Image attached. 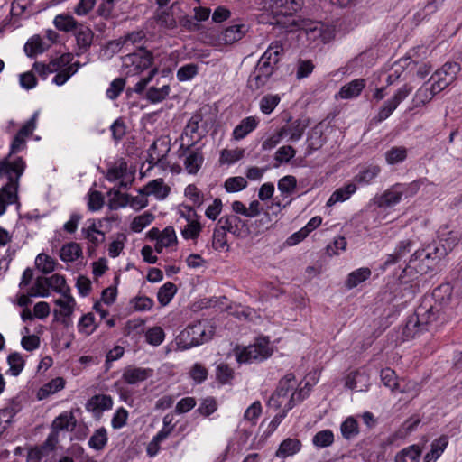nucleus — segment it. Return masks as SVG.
I'll return each instance as SVG.
<instances>
[{"label": "nucleus", "instance_id": "34", "mask_svg": "<svg viewBox=\"0 0 462 462\" xmlns=\"http://www.w3.org/2000/svg\"><path fill=\"white\" fill-rule=\"evenodd\" d=\"M53 24L59 31L69 32L78 29L80 23L70 14H60L55 16Z\"/></svg>", "mask_w": 462, "mask_h": 462}, {"label": "nucleus", "instance_id": "50", "mask_svg": "<svg viewBox=\"0 0 462 462\" xmlns=\"http://www.w3.org/2000/svg\"><path fill=\"white\" fill-rule=\"evenodd\" d=\"M171 88L169 85L162 88L152 87L146 93L147 99L152 103H159L163 101L170 94Z\"/></svg>", "mask_w": 462, "mask_h": 462}, {"label": "nucleus", "instance_id": "24", "mask_svg": "<svg viewBox=\"0 0 462 462\" xmlns=\"http://www.w3.org/2000/svg\"><path fill=\"white\" fill-rule=\"evenodd\" d=\"M301 441L298 439L287 438L279 446L275 452V456L279 458L285 459L288 457L299 453L301 449Z\"/></svg>", "mask_w": 462, "mask_h": 462}, {"label": "nucleus", "instance_id": "63", "mask_svg": "<svg viewBox=\"0 0 462 462\" xmlns=\"http://www.w3.org/2000/svg\"><path fill=\"white\" fill-rule=\"evenodd\" d=\"M165 337L163 329L161 327H152L149 328L145 334V338L148 344L152 346L161 345Z\"/></svg>", "mask_w": 462, "mask_h": 462}, {"label": "nucleus", "instance_id": "64", "mask_svg": "<svg viewBox=\"0 0 462 462\" xmlns=\"http://www.w3.org/2000/svg\"><path fill=\"white\" fill-rule=\"evenodd\" d=\"M224 186L227 192H237L246 188L247 181L240 176L230 177L225 181Z\"/></svg>", "mask_w": 462, "mask_h": 462}, {"label": "nucleus", "instance_id": "13", "mask_svg": "<svg viewBox=\"0 0 462 462\" xmlns=\"http://www.w3.org/2000/svg\"><path fill=\"white\" fill-rule=\"evenodd\" d=\"M306 34L310 40H319L326 43L335 38L336 31L334 26L325 24L321 22H315L306 29Z\"/></svg>", "mask_w": 462, "mask_h": 462}, {"label": "nucleus", "instance_id": "2", "mask_svg": "<svg viewBox=\"0 0 462 462\" xmlns=\"http://www.w3.org/2000/svg\"><path fill=\"white\" fill-rule=\"evenodd\" d=\"M307 385L308 383L299 388L300 383L295 375L292 373L285 374L269 398L268 407L274 410L286 408V411H291L310 394V389Z\"/></svg>", "mask_w": 462, "mask_h": 462}, {"label": "nucleus", "instance_id": "20", "mask_svg": "<svg viewBox=\"0 0 462 462\" xmlns=\"http://www.w3.org/2000/svg\"><path fill=\"white\" fill-rule=\"evenodd\" d=\"M259 123L260 120L256 116H247L242 119L233 130V139L240 141L245 138L250 133L257 128Z\"/></svg>", "mask_w": 462, "mask_h": 462}, {"label": "nucleus", "instance_id": "42", "mask_svg": "<svg viewBox=\"0 0 462 462\" xmlns=\"http://www.w3.org/2000/svg\"><path fill=\"white\" fill-rule=\"evenodd\" d=\"M340 431L344 439H352L359 434V426L357 420L350 416L347 417L340 425Z\"/></svg>", "mask_w": 462, "mask_h": 462}, {"label": "nucleus", "instance_id": "29", "mask_svg": "<svg viewBox=\"0 0 462 462\" xmlns=\"http://www.w3.org/2000/svg\"><path fill=\"white\" fill-rule=\"evenodd\" d=\"M22 410V404L16 398H13L0 409V423L9 425L14 417Z\"/></svg>", "mask_w": 462, "mask_h": 462}, {"label": "nucleus", "instance_id": "44", "mask_svg": "<svg viewBox=\"0 0 462 462\" xmlns=\"http://www.w3.org/2000/svg\"><path fill=\"white\" fill-rule=\"evenodd\" d=\"M176 292V285L168 282L159 289L157 292V300L162 306H166L171 302Z\"/></svg>", "mask_w": 462, "mask_h": 462}, {"label": "nucleus", "instance_id": "46", "mask_svg": "<svg viewBox=\"0 0 462 462\" xmlns=\"http://www.w3.org/2000/svg\"><path fill=\"white\" fill-rule=\"evenodd\" d=\"M245 149L236 148L234 150L223 149L220 152L219 162L221 164H234L245 156Z\"/></svg>", "mask_w": 462, "mask_h": 462}, {"label": "nucleus", "instance_id": "10", "mask_svg": "<svg viewBox=\"0 0 462 462\" xmlns=\"http://www.w3.org/2000/svg\"><path fill=\"white\" fill-rule=\"evenodd\" d=\"M439 312V305H433L432 299H424L416 308L413 316L417 322L420 323V328L427 331L430 326L437 320Z\"/></svg>", "mask_w": 462, "mask_h": 462}, {"label": "nucleus", "instance_id": "33", "mask_svg": "<svg viewBox=\"0 0 462 462\" xmlns=\"http://www.w3.org/2000/svg\"><path fill=\"white\" fill-rule=\"evenodd\" d=\"M381 168L378 165H369L362 169L355 177L354 181L359 185H369L380 174Z\"/></svg>", "mask_w": 462, "mask_h": 462}, {"label": "nucleus", "instance_id": "52", "mask_svg": "<svg viewBox=\"0 0 462 462\" xmlns=\"http://www.w3.org/2000/svg\"><path fill=\"white\" fill-rule=\"evenodd\" d=\"M154 220V216L146 211L135 217L131 223V229L134 232H141Z\"/></svg>", "mask_w": 462, "mask_h": 462}, {"label": "nucleus", "instance_id": "27", "mask_svg": "<svg viewBox=\"0 0 462 462\" xmlns=\"http://www.w3.org/2000/svg\"><path fill=\"white\" fill-rule=\"evenodd\" d=\"M113 406L111 396L98 394L91 397L86 403V409L88 411L97 412L110 410Z\"/></svg>", "mask_w": 462, "mask_h": 462}, {"label": "nucleus", "instance_id": "16", "mask_svg": "<svg viewBox=\"0 0 462 462\" xmlns=\"http://www.w3.org/2000/svg\"><path fill=\"white\" fill-rule=\"evenodd\" d=\"M152 374V369L130 365L125 368L122 379L128 384H137L147 380Z\"/></svg>", "mask_w": 462, "mask_h": 462}, {"label": "nucleus", "instance_id": "22", "mask_svg": "<svg viewBox=\"0 0 462 462\" xmlns=\"http://www.w3.org/2000/svg\"><path fill=\"white\" fill-rule=\"evenodd\" d=\"M247 32L245 24H234L226 28L219 35V41L225 44H232L241 40Z\"/></svg>", "mask_w": 462, "mask_h": 462}, {"label": "nucleus", "instance_id": "41", "mask_svg": "<svg viewBox=\"0 0 462 462\" xmlns=\"http://www.w3.org/2000/svg\"><path fill=\"white\" fill-rule=\"evenodd\" d=\"M384 157L390 165L401 163L407 158V149L403 146H393L385 152Z\"/></svg>", "mask_w": 462, "mask_h": 462}, {"label": "nucleus", "instance_id": "62", "mask_svg": "<svg viewBox=\"0 0 462 462\" xmlns=\"http://www.w3.org/2000/svg\"><path fill=\"white\" fill-rule=\"evenodd\" d=\"M212 246L215 250L221 251L227 245L226 232L218 225L214 230Z\"/></svg>", "mask_w": 462, "mask_h": 462}, {"label": "nucleus", "instance_id": "9", "mask_svg": "<svg viewBox=\"0 0 462 462\" xmlns=\"http://www.w3.org/2000/svg\"><path fill=\"white\" fill-rule=\"evenodd\" d=\"M38 117L39 111H36L33 113L32 117L21 127L11 143L8 155L4 160L7 159L9 162H12L10 157L13 154L18 153L26 148V140L32 135L33 131L36 128ZM16 159L17 158H15L13 162H14Z\"/></svg>", "mask_w": 462, "mask_h": 462}, {"label": "nucleus", "instance_id": "12", "mask_svg": "<svg viewBox=\"0 0 462 462\" xmlns=\"http://www.w3.org/2000/svg\"><path fill=\"white\" fill-rule=\"evenodd\" d=\"M171 150L170 142L159 138L155 140L148 150L147 162L150 164L160 165L165 168L167 164V155Z\"/></svg>", "mask_w": 462, "mask_h": 462}, {"label": "nucleus", "instance_id": "45", "mask_svg": "<svg viewBox=\"0 0 462 462\" xmlns=\"http://www.w3.org/2000/svg\"><path fill=\"white\" fill-rule=\"evenodd\" d=\"M424 331L426 330L420 328V323L417 322L415 317L411 315L409 317L405 326L402 328V337L405 340H409L416 337Z\"/></svg>", "mask_w": 462, "mask_h": 462}, {"label": "nucleus", "instance_id": "35", "mask_svg": "<svg viewBox=\"0 0 462 462\" xmlns=\"http://www.w3.org/2000/svg\"><path fill=\"white\" fill-rule=\"evenodd\" d=\"M421 455V448L419 445H411L399 451L395 457V462H419Z\"/></svg>", "mask_w": 462, "mask_h": 462}, {"label": "nucleus", "instance_id": "11", "mask_svg": "<svg viewBox=\"0 0 462 462\" xmlns=\"http://www.w3.org/2000/svg\"><path fill=\"white\" fill-rule=\"evenodd\" d=\"M460 71V65L457 62H446L439 69H438L430 80L436 82L435 90H443L450 85Z\"/></svg>", "mask_w": 462, "mask_h": 462}, {"label": "nucleus", "instance_id": "3", "mask_svg": "<svg viewBox=\"0 0 462 462\" xmlns=\"http://www.w3.org/2000/svg\"><path fill=\"white\" fill-rule=\"evenodd\" d=\"M26 163L22 157L14 162L0 159V177L5 176L7 183L0 189V216L5 214L6 207L17 199L19 180L24 172Z\"/></svg>", "mask_w": 462, "mask_h": 462}, {"label": "nucleus", "instance_id": "18", "mask_svg": "<svg viewBox=\"0 0 462 462\" xmlns=\"http://www.w3.org/2000/svg\"><path fill=\"white\" fill-rule=\"evenodd\" d=\"M171 189L164 183L161 178L151 180L143 189H139V193L144 195H153L157 199H164L170 193Z\"/></svg>", "mask_w": 462, "mask_h": 462}, {"label": "nucleus", "instance_id": "51", "mask_svg": "<svg viewBox=\"0 0 462 462\" xmlns=\"http://www.w3.org/2000/svg\"><path fill=\"white\" fill-rule=\"evenodd\" d=\"M435 88H436V82L433 81L432 84L430 86H428V85H423L422 87H420L416 94H415V98L420 102V103H422V104H425L429 101H430L432 99V97L439 92H440L441 90H435Z\"/></svg>", "mask_w": 462, "mask_h": 462}, {"label": "nucleus", "instance_id": "30", "mask_svg": "<svg viewBox=\"0 0 462 462\" xmlns=\"http://www.w3.org/2000/svg\"><path fill=\"white\" fill-rule=\"evenodd\" d=\"M448 444V439L446 435H442L439 439H434L430 445V450L424 457V461L436 462L446 449Z\"/></svg>", "mask_w": 462, "mask_h": 462}, {"label": "nucleus", "instance_id": "43", "mask_svg": "<svg viewBox=\"0 0 462 462\" xmlns=\"http://www.w3.org/2000/svg\"><path fill=\"white\" fill-rule=\"evenodd\" d=\"M281 102V97L278 94H266L259 102L260 111L264 115H270Z\"/></svg>", "mask_w": 462, "mask_h": 462}, {"label": "nucleus", "instance_id": "19", "mask_svg": "<svg viewBox=\"0 0 462 462\" xmlns=\"http://www.w3.org/2000/svg\"><path fill=\"white\" fill-rule=\"evenodd\" d=\"M76 41H77V55L79 56L88 51L90 48L94 33L92 30L83 24H79L78 29L75 30Z\"/></svg>", "mask_w": 462, "mask_h": 462}, {"label": "nucleus", "instance_id": "53", "mask_svg": "<svg viewBox=\"0 0 462 462\" xmlns=\"http://www.w3.org/2000/svg\"><path fill=\"white\" fill-rule=\"evenodd\" d=\"M24 51L28 57L33 58L44 51L42 40L40 36L32 37L24 45Z\"/></svg>", "mask_w": 462, "mask_h": 462}, {"label": "nucleus", "instance_id": "58", "mask_svg": "<svg viewBox=\"0 0 462 462\" xmlns=\"http://www.w3.org/2000/svg\"><path fill=\"white\" fill-rule=\"evenodd\" d=\"M184 195L196 207H200L204 202V194L195 184H189L184 189Z\"/></svg>", "mask_w": 462, "mask_h": 462}, {"label": "nucleus", "instance_id": "1", "mask_svg": "<svg viewBox=\"0 0 462 462\" xmlns=\"http://www.w3.org/2000/svg\"><path fill=\"white\" fill-rule=\"evenodd\" d=\"M282 54L283 47L281 41L270 43L248 78L247 87L249 89L257 91L271 88V78L278 69L277 65Z\"/></svg>", "mask_w": 462, "mask_h": 462}, {"label": "nucleus", "instance_id": "49", "mask_svg": "<svg viewBox=\"0 0 462 462\" xmlns=\"http://www.w3.org/2000/svg\"><path fill=\"white\" fill-rule=\"evenodd\" d=\"M107 443V432L105 428L97 430L88 440L90 448L96 450H101Z\"/></svg>", "mask_w": 462, "mask_h": 462}, {"label": "nucleus", "instance_id": "7", "mask_svg": "<svg viewBox=\"0 0 462 462\" xmlns=\"http://www.w3.org/2000/svg\"><path fill=\"white\" fill-rule=\"evenodd\" d=\"M236 359L240 364H251L262 362L273 354L270 341L265 337H260L247 346H236L234 348Z\"/></svg>", "mask_w": 462, "mask_h": 462}, {"label": "nucleus", "instance_id": "26", "mask_svg": "<svg viewBox=\"0 0 462 462\" xmlns=\"http://www.w3.org/2000/svg\"><path fill=\"white\" fill-rule=\"evenodd\" d=\"M202 120L199 115H194L189 120L187 125L184 128L183 134L181 135V139L189 138L188 144L186 146V150H189V147L194 145L198 140L199 139V135L198 134L199 124Z\"/></svg>", "mask_w": 462, "mask_h": 462}, {"label": "nucleus", "instance_id": "17", "mask_svg": "<svg viewBox=\"0 0 462 462\" xmlns=\"http://www.w3.org/2000/svg\"><path fill=\"white\" fill-rule=\"evenodd\" d=\"M180 149L184 150L182 154L186 155L183 162L186 171L189 174H196L201 168L204 161L202 152L198 149L190 150V147L187 151L183 143L180 145Z\"/></svg>", "mask_w": 462, "mask_h": 462}, {"label": "nucleus", "instance_id": "59", "mask_svg": "<svg viewBox=\"0 0 462 462\" xmlns=\"http://www.w3.org/2000/svg\"><path fill=\"white\" fill-rule=\"evenodd\" d=\"M398 106L391 100H386L378 111V114L372 119L374 124L386 120Z\"/></svg>", "mask_w": 462, "mask_h": 462}, {"label": "nucleus", "instance_id": "61", "mask_svg": "<svg viewBox=\"0 0 462 462\" xmlns=\"http://www.w3.org/2000/svg\"><path fill=\"white\" fill-rule=\"evenodd\" d=\"M95 318L92 313H88L83 315L78 324L79 332L83 333L87 336H89L92 334L95 329L96 326L94 325Z\"/></svg>", "mask_w": 462, "mask_h": 462}, {"label": "nucleus", "instance_id": "40", "mask_svg": "<svg viewBox=\"0 0 462 462\" xmlns=\"http://www.w3.org/2000/svg\"><path fill=\"white\" fill-rule=\"evenodd\" d=\"M371 275V270L367 267L359 268L348 274L346 285L348 289L356 287L361 282L367 280Z\"/></svg>", "mask_w": 462, "mask_h": 462}, {"label": "nucleus", "instance_id": "36", "mask_svg": "<svg viewBox=\"0 0 462 462\" xmlns=\"http://www.w3.org/2000/svg\"><path fill=\"white\" fill-rule=\"evenodd\" d=\"M82 255V249L76 242H69L62 245L60 251V258L63 262H74Z\"/></svg>", "mask_w": 462, "mask_h": 462}, {"label": "nucleus", "instance_id": "28", "mask_svg": "<svg viewBox=\"0 0 462 462\" xmlns=\"http://www.w3.org/2000/svg\"><path fill=\"white\" fill-rule=\"evenodd\" d=\"M60 295V298L54 300L55 305L60 308L59 310H54V314L60 315L65 318L69 317L73 312L76 301L71 296L70 291Z\"/></svg>", "mask_w": 462, "mask_h": 462}, {"label": "nucleus", "instance_id": "39", "mask_svg": "<svg viewBox=\"0 0 462 462\" xmlns=\"http://www.w3.org/2000/svg\"><path fill=\"white\" fill-rule=\"evenodd\" d=\"M44 282L47 283V288L50 291L51 289L55 292L64 294L70 291V288L67 285L66 280L63 275L55 273L50 277H44Z\"/></svg>", "mask_w": 462, "mask_h": 462}, {"label": "nucleus", "instance_id": "48", "mask_svg": "<svg viewBox=\"0 0 462 462\" xmlns=\"http://www.w3.org/2000/svg\"><path fill=\"white\" fill-rule=\"evenodd\" d=\"M334 434L330 430H324L317 432L312 439V443L317 448H327L333 444Z\"/></svg>", "mask_w": 462, "mask_h": 462}, {"label": "nucleus", "instance_id": "56", "mask_svg": "<svg viewBox=\"0 0 462 462\" xmlns=\"http://www.w3.org/2000/svg\"><path fill=\"white\" fill-rule=\"evenodd\" d=\"M297 187V180L292 175L282 177L278 181V189L282 195L286 197L291 195Z\"/></svg>", "mask_w": 462, "mask_h": 462}, {"label": "nucleus", "instance_id": "38", "mask_svg": "<svg viewBox=\"0 0 462 462\" xmlns=\"http://www.w3.org/2000/svg\"><path fill=\"white\" fill-rule=\"evenodd\" d=\"M6 361L9 365V369L6 374L16 377L23 372L25 365V360L20 353H11L8 355Z\"/></svg>", "mask_w": 462, "mask_h": 462}, {"label": "nucleus", "instance_id": "54", "mask_svg": "<svg viewBox=\"0 0 462 462\" xmlns=\"http://www.w3.org/2000/svg\"><path fill=\"white\" fill-rule=\"evenodd\" d=\"M216 377L221 384H226L234 377V370L225 363H220L216 367Z\"/></svg>", "mask_w": 462, "mask_h": 462}, {"label": "nucleus", "instance_id": "47", "mask_svg": "<svg viewBox=\"0 0 462 462\" xmlns=\"http://www.w3.org/2000/svg\"><path fill=\"white\" fill-rule=\"evenodd\" d=\"M156 23L166 29H174L177 27V22L170 10L159 9L155 13Z\"/></svg>", "mask_w": 462, "mask_h": 462}, {"label": "nucleus", "instance_id": "60", "mask_svg": "<svg viewBox=\"0 0 462 462\" xmlns=\"http://www.w3.org/2000/svg\"><path fill=\"white\" fill-rule=\"evenodd\" d=\"M202 226L198 218L190 222H187L186 226L181 229V235L185 239H195L200 232Z\"/></svg>", "mask_w": 462, "mask_h": 462}, {"label": "nucleus", "instance_id": "57", "mask_svg": "<svg viewBox=\"0 0 462 462\" xmlns=\"http://www.w3.org/2000/svg\"><path fill=\"white\" fill-rule=\"evenodd\" d=\"M419 423H420V420L419 419H417V420H415L413 421H411V420L405 421L403 423V425L402 426V428L398 431H396L394 434L391 435L388 438V443L389 444H393L395 441L396 439L403 438L407 434L412 432L417 428Z\"/></svg>", "mask_w": 462, "mask_h": 462}, {"label": "nucleus", "instance_id": "15", "mask_svg": "<svg viewBox=\"0 0 462 462\" xmlns=\"http://www.w3.org/2000/svg\"><path fill=\"white\" fill-rule=\"evenodd\" d=\"M461 235L459 231L442 230L439 235V245H437L438 254L440 257H444L451 252L459 243Z\"/></svg>", "mask_w": 462, "mask_h": 462}, {"label": "nucleus", "instance_id": "4", "mask_svg": "<svg viewBox=\"0 0 462 462\" xmlns=\"http://www.w3.org/2000/svg\"><path fill=\"white\" fill-rule=\"evenodd\" d=\"M440 258L436 244H429L425 247L416 250L411 254L406 267L398 276L399 282L403 284L409 282V280L405 279L407 272L420 273V275L428 273Z\"/></svg>", "mask_w": 462, "mask_h": 462}, {"label": "nucleus", "instance_id": "25", "mask_svg": "<svg viewBox=\"0 0 462 462\" xmlns=\"http://www.w3.org/2000/svg\"><path fill=\"white\" fill-rule=\"evenodd\" d=\"M309 126V120L306 118H299L291 122L288 126H282L281 130H284V136L289 135V139L292 142L299 141L306 128Z\"/></svg>", "mask_w": 462, "mask_h": 462}, {"label": "nucleus", "instance_id": "31", "mask_svg": "<svg viewBox=\"0 0 462 462\" xmlns=\"http://www.w3.org/2000/svg\"><path fill=\"white\" fill-rule=\"evenodd\" d=\"M356 185L352 182L337 189L329 197L327 205L332 206L337 202H344L347 200L356 191Z\"/></svg>", "mask_w": 462, "mask_h": 462}, {"label": "nucleus", "instance_id": "8", "mask_svg": "<svg viewBox=\"0 0 462 462\" xmlns=\"http://www.w3.org/2000/svg\"><path fill=\"white\" fill-rule=\"evenodd\" d=\"M122 66L126 76H134L148 69L152 62L153 56L144 48H138L135 51L123 57Z\"/></svg>", "mask_w": 462, "mask_h": 462}, {"label": "nucleus", "instance_id": "23", "mask_svg": "<svg viewBox=\"0 0 462 462\" xmlns=\"http://www.w3.org/2000/svg\"><path fill=\"white\" fill-rule=\"evenodd\" d=\"M76 425L77 420L73 412L71 411H66L53 420L51 428L58 432L60 430L72 431Z\"/></svg>", "mask_w": 462, "mask_h": 462}, {"label": "nucleus", "instance_id": "32", "mask_svg": "<svg viewBox=\"0 0 462 462\" xmlns=\"http://www.w3.org/2000/svg\"><path fill=\"white\" fill-rule=\"evenodd\" d=\"M365 87V81L363 79H356L344 85L339 91L341 98L349 99L356 97L360 95L364 88Z\"/></svg>", "mask_w": 462, "mask_h": 462}, {"label": "nucleus", "instance_id": "6", "mask_svg": "<svg viewBox=\"0 0 462 462\" xmlns=\"http://www.w3.org/2000/svg\"><path fill=\"white\" fill-rule=\"evenodd\" d=\"M301 0H269L271 24L291 30L296 24L295 14L301 9Z\"/></svg>", "mask_w": 462, "mask_h": 462}, {"label": "nucleus", "instance_id": "21", "mask_svg": "<svg viewBox=\"0 0 462 462\" xmlns=\"http://www.w3.org/2000/svg\"><path fill=\"white\" fill-rule=\"evenodd\" d=\"M89 225L81 229V233L88 243V250H94L105 241V233L100 231L95 220H89Z\"/></svg>", "mask_w": 462, "mask_h": 462}, {"label": "nucleus", "instance_id": "37", "mask_svg": "<svg viewBox=\"0 0 462 462\" xmlns=\"http://www.w3.org/2000/svg\"><path fill=\"white\" fill-rule=\"evenodd\" d=\"M242 220L239 217L235 215L222 217L217 225L221 226L226 232H229L235 236H240L241 229L240 225Z\"/></svg>", "mask_w": 462, "mask_h": 462}, {"label": "nucleus", "instance_id": "5", "mask_svg": "<svg viewBox=\"0 0 462 462\" xmlns=\"http://www.w3.org/2000/svg\"><path fill=\"white\" fill-rule=\"evenodd\" d=\"M432 183L426 178H420L409 183H395L383 191V194L374 198V204L379 208H391L399 204L402 198L415 196L420 189Z\"/></svg>", "mask_w": 462, "mask_h": 462}, {"label": "nucleus", "instance_id": "14", "mask_svg": "<svg viewBox=\"0 0 462 462\" xmlns=\"http://www.w3.org/2000/svg\"><path fill=\"white\" fill-rule=\"evenodd\" d=\"M196 346L208 341L215 330L214 327L208 320H200L187 327Z\"/></svg>", "mask_w": 462, "mask_h": 462}, {"label": "nucleus", "instance_id": "55", "mask_svg": "<svg viewBox=\"0 0 462 462\" xmlns=\"http://www.w3.org/2000/svg\"><path fill=\"white\" fill-rule=\"evenodd\" d=\"M381 380L383 384L388 387L392 392L399 389L400 383L397 381L395 372L391 368H384L381 371Z\"/></svg>", "mask_w": 462, "mask_h": 462}]
</instances>
